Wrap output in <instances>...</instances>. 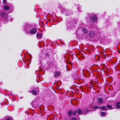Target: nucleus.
I'll use <instances>...</instances> for the list:
<instances>
[{
  "label": "nucleus",
  "mask_w": 120,
  "mask_h": 120,
  "mask_svg": "<svg viewBox=\"0 0 120 120\" xmlns=\"http://www.w3.org/2000/svg\"><path fill=\"white\" fill-rule=\"evenodd\" d=\"M12 9H11L10 10V12H11L12 11Z\"/></svg>",
  "instance_id": "27"
},
{
  "label": "nucleus",
  "mask_w": 120,
  "mask_h": 120,
  "mask_svg": "<svg viewBox=\"0 0 120 120\" xmlns=\"http://www.w3.org/2000/svg\"><path fill=\"white\" fill-rule=\"evenodd\" d=\"M42 36V34L40 32H38L37 33L36 37L38 39H40L41 38Z\"/></svg>",
  "instance_id": "9"
},
{
  "label": "nucleus",
  "mask_w": 120,
  "mask_h": 120,
  "mask_svg": "<svg viewBox=\"0 0 120 120\" xmlns=\"http://www.w3.org/2000/svg\"><path fill=\"white\" fill-rule=\"evenodd\" d=\"M116 106L118 109H119L120 108V105H119L116 104Z\"/></svg>",
  "instance_id": "21"
},
{
  "label": "nucleus",
  "mask_w": 120,
  "mask_h": 120,
  "mask_svg": "<svg viewBox=\"0 0 120 120\" xmlns=\"http://www.w3.org/2000/svg\"><path fill=\"white\" fill-rule=\"evenodd\" d=\"M97 18L96 16L95 15H92L90 17L89 20L91 22L94 23L97 20Z\"/></svg>",
  "instance_id": "3"
},
{
  "label": "nucleus",
  "mask_w": 120,
  "mask_h": 120,
  "mask_svg": "<svg viewBox=\"0 0 120 120\" xmlns=\"http://www.w3.org/2000/svg\"><path fill=\"white\" fill-rule=\"evenodd\" d=\"M38 102L35 100L33 101L32 102V106L33 108H35L38 106Z\"/></svg>",
  "instance_id": "4"
},
{
  "label": "nucleus",
  "mask_w": 120,
  "mask_h": 120,
  "mask_svg": "<svg viewBox=\"0 0 120 120\" xmlns=\"http://www.w3.org/2000/svg\"><path fill=\"white\" fill-rule=\"evenodd\" d=\"M119 88L120 89V84H119Z\"/></svg>",
  "instance_id": "28"
},
{
  "label": "nucleus",
  "mask_w": 120,
  "mask_h": 120,
  "mask_svg": "<svg viewBox=\"0 0 120 120\" xmlns=\"http://www.w3.org/2000/svg\"><path fill=\"white\" fill-rule=\"evenodd\" d=\"M62 12L67 16L71 15L73 13L71 10L68 9H64L62 10Z\"/></svg>",
  "instance_id": "2"
},
{
  "label": "nucleus",
  "mask_w": 120,
  "mask_h": 120,
  "mask_svg": "<svg viewBox=\"0 0 120 120\" xmlns=\"http://www.w3.org/2000/svg\"><path fill=\"white\" fill-rule=\"evenodd\" d=\"M72 110L69 111L68 112V115L69 117H71V116L72 114Z\"/></svg>",
  "instance_id": "17"
},
{
  "label": "nucleus",
  "mask_w": 120,
  "mask_h": 120,
  "mask_svg": "<svg viewBox=\"0 0 120 120\" xmlns=\"http://www.w3.org/2000/svg\"><path fill=\"white\" fill-rule=\"evenodd\" d=\"M86 112H87V109H86Z\"/></svg>",
  "instance_id": "29"
},
{
  "label": "nucleus",
  "mask_w": 120,
  "mask_h": 120,
  "mask_svg": "<svg viewBox=\"0 0 120 120\" xmlns=\"http://www.w3.org/2000/svg\"><path fill=\"white\" fill-rule=\"evenodd\" d=\"M77 112L79 115H80L82 113V112L80 109H79L77 110Z\"/></svg>",
  "instance_id": "16"
},
{
  "label": "nucleus",
  "mask_w": 120,
  "mask_h": 120,
  "mask_svg": "<svg viewBox=\"0 0 120 120\" xmlns=\"http://www.w3.org/2000/svg\"><path fill=\"white\" fill-rule=\"evenodd\" d=\"M9 13V12L6 13L4 11L2 12L1 13V16L4 21L6 20L5 22L6 23L8 22V19H9V18H8L7 16L8 14Z\"/></svg>",
  "instance_id": "1"
},
{
  "label": "nucleus",
  "mask_w": 120,
  "mask_h": 120,
  "mask_svg": "<svg viewBox=\"0 0 120 120\" xmlns=\"http://www.w3.org/2000/svg\"><path fill=\"white\" fill-rule=\"evenodd\" d=\"M116 104H118L119 105H120V102H117Z\"/></svg>",
  "instance_id": "25"
},
{
  "label": "nucleus",
  "mask_w": 120,
  "mask_h": 120,
  "mask_svg": "<svg viewBox=\"0 0 120 120\" xmlns=\"http://www.w3.org/2000/svg\"><path fill=\"white\" fill-rule=\"evenodd\" d=\"M77 110H76L75 111L73 112L72 113V114L74 115H75L77 114Z\"/></svg>",
  "instance_id": "20"
},
{
  "label": "nucleus",
  "mask_w": 120,
  "mask_h": 120,
  "mask_svg": "<svg viewBox=\"0 0 120 120\" xmlns=\"http://www.w3.org/2000/svg\"><path fill=\"white\" fill-rule=\"evenodd\" d=\"M95 34L94 32L93 31L90 32L89 34V37L90 38H93L95 35Z\"/></svg>",
  "instance_id": "8"
},
{
  "label": "nucleus",
  "mask_w": 120,
  "mask_h": 120,
  "mask_svg": "<svg viewBox=\"0 0 120 120\" xmlns=\"http://www.w3.org/2000/svg\"><path fill=\"white\" fill-rule=\"evenodd\" d=\"M9 17H10V20L11 21H12L13 20V18L10 16Z\"/></svg>",
  "instance_id": "23"
},
{
  "label": "nucleus",
  "mask_w": 120,
  "mask_h": 120,
  "mask_svg": "<svg viewBox=\"0 0 120 120\" xmlns=\"http://www.w3.org/2000/svg\"><path fill=\"white\" fill-rule=\"evenodd\" d=\"M105 113L103 112H101V116H103L105 115Z\"/></svg>",
  "instance_id": "19"
},
{
  "label": "nucleus",
  "mask_w": 120,
  "mask_h": 120,
  "mask_svg": "<svg viewBox=\"0 0 120 120\" xmlns=\"http://www.w3.org/2000/svg\"><path fill=\"white\" fill-rule=\"evenodd\" d=\"M82 30L84 33H88V30L86 28H83L82 29Z\"/></svg>",
  "instance_id": "14"
},
{
  "label": "nucleus",
  "mask_w": 120,
  "mask_h": 120,
  "mask_svg": "<svg viewBox=\"0 0 120 120\" xmlns=\"http://www.w3.org/2000/svg\"><path fill=\"white\" fill-rule=\"evenodd\" d=\"M103 102V100L101 98H99L97 100V102L98 103H102Z\"/></svg>",
  "instance_id": "12"
},
{
  "label": "nucleus",
  "mask_w": 120,
  "mask_h": 120,
  "mask_svg": "<svg viewBox=\"0 0 120 120\" xmlns=\"http://www.w3.org/2000/svg\"><path fill=\"white\" fill-rule=\"evenodd\" d=\"M32 94L34 95H35L37 94V91L35 90H32L31 91Z\"/></svg>",
  "instance_id": "15"
},
{
  "label": "nucleus",
  "mask_w": 120,
  "mask_h": 120,
  "mask_svg": "<svg viewBox=\"0 0 120 120\" xmlns=\"http://www.w3.org/2000/svg\"><path fill=\"white\" fill-rule=\"evenodd\" d=\"M45 54L44 53L41 54H40V57L39 58V62H41L45 57Z\"/></svg>",
  "instance_id": "6"
},
{
  "label": "nucleus",
  "mask_w": 120,
  "mask_h": 120,
  "mask_svg": "<svg viewBox=\"0 0 120 120\" xmlns=\"http://www.w3.org/2000/svg\"><path fill=\"white\" fill-rule=\"evenodd\" d=\"M54 77H55V76L57 77L60 74V73L59 71H57L54 72Z\"/></svg>",
  "instance_id": "11"
},
{
  "label": "nucleus",
  "mask_w": 120,
  "mask_h": 120,
  "mask_svg": "<svg viewBox=\"0 0 120 120\" xmlns=\"http://www.w3.org/2000/svg\"><path fill=\"white\" fill-rule=\"evenodd\" d=\"M4 9L6 10H8L10 9V8L9 7V6H7V5H5L4 7Z\"/></svg>",
  "instance_id": "13"
},
{
  "label": "nucleus",
  "mask_w": 120,
  "mask_h": 120,
  "mask_svg": "<svg viewBox=\"0 0 120 120\" xmlns=\"http://www.w3.org/2000/svg\"><path fill=\"white\" fill-rule=\"evenodd\" d=\"M6 120H11L9 118H8Z\"/></svg>",
  "instance_id": "26"
},
{
  "label": "nucleus",
  "mask_w": 120,
  "mask_h": 120,
  "mask_svg": "<svg viewBox=\"0 0 120 120\" xmlns=\"http://www.w3.org/2000/svg\"><path fill=\"white\" fill-rule=\"evenodd\" d=\"M71 120H77V119L73 117L71 119Z\"/></svg>",
  "instance_id": "24"
},
{
  "label": "nucleus",
  "mask_w": 120,
  "mask_h": 120,
  "mask_svg": "<svg viewBox=\"0 0 120 120\" xmlns=\"http://www.w3.org/2000/svg\"><path fill=\"white\" fill-rule=\"evenodd\" d=\"M23 27L24 28V30H26L27 31L30 28V26L27 23H25L23 25Z\"/></svg>",
  "instance_id": "5"
},
{
  "label": "nucleus",
  "mask_w": 120,
  "mask_h": 120,
  "mask_svg": "<svg viewBox=\"0 0 120 120\" xmlns=\"http://www.w3.org/2000/svg\"><path fill=\"white\" fill-rule=\"evenodd\" d=\"M101 108V109L104 110H105L106 109V108L105 106H102L101 107H99L97 106L96 105H95L94 107V109H98V108Z\"/></svg>",
  "instance_id": "10"
},
{
  "label": "nucleus",
  "mask_w": 120,
  "mask_h": 120,
  "mask_svg": "<svg viewBox=\"0 0 120 120\" xmlns=\"http://www.w3.org/2000/svg\"><path fill=\"white\" fill-rule=\"evenodd\" d=\"M37 31V29L34 28L32 29L30 32V33L31 34H35Z\"/></svg>",
  "instance_id": "7"
},
{
  "label": "nucleus",
  "mask_w": 120,
  "mask_h": 120,
  "mask_svg": "<svg viewBox=\"0 0 120 120\" xmlns=\"http://www.w3.org/2000/svg\"><path fill=\"white\" fill-rule=\"evenodd\" d=\"M107 108L109 109H111L112 108V106L109 105H107Z\"/></svg>",
  "instance_id": "18"
},
{
  "label": "nucleus",
  "mask_w": 120,
  "mask_h": 120,
  "mask_svg": "<svg viewBox=\"0 0 120 120\" xmlns=\"http://www.w3.org/2000/svg\"><path fill=\"white\" fill-rule=\"evenodd\" d=\"M3 3L5 4H6L7 3L6 0H3Z\"/></svg>",
  "instance_id": "22"
}]
</instances>
